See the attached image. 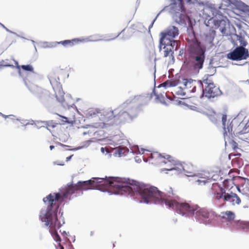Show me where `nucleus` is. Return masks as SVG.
Masks as SVG:
<instances>
[{
  "instance_id": "nucleus-1",
  "label": "nucleus",
  "mask_w": 249,
  "mask_h": 249,
  "mask_svg": "<svg viewBox=\"0 0 249 249\" xmlns=\"http://www.w3.org/2000/svg\"><path fill=\"white\" fill-rule=\"evenodd\" d=\"M110 185L116 188L117 193L125 192L132 195L138 193L143 201L145 203L153 202L155 204H165L168 208L175 210L178 201L180 200V197L171 187H168L162 192L158 188L148 184H140L136 181H132L128 185L123 182L122 179L108 182Z\"/></svg>"
},
{
  "instance_id": "nucleus-2",
  "label": "nucleus",
  "mask_w": 249,
  "mask_h": 249,
  "mask_svg": "<svg viewBox=\"0 0 249 249\" xmlns=\"http://www.w3.org/2000/svg\"><path fill=\"white\" fill-rule=\"evenodd\" d=\"M59 194L49 195L43 199L44 202L47 206V211L45 214H40V219L42 222H44L45 225L49 226V231L51 233L54 240L60 242L61 238L58 235L56 230L59 229L61 224L59 222L57 218V213L59 208V205L57 203L58 199L60 197Z\"/></svg>"
},
{
  "instance_id": "nucleus-3",
  "label": "nucleus",
  "mask_w": 249,
  "mask_h": 249,
  "mask_svg": "<svg viewBox=\"0 0 249 249\" xmlns=\"http://www.w3.org/2000/svg\"><path fill=\"white\" fill-rule=\"evenodd\" d=\"M174 210L182 215L194 216L199 222L206 224L212 222L217 216L212 210L201 208L191 202H181V199L178 201Z\"/></svg>"
},
{
  "instance_id": "nucleus-4",
  "label": "nucleus",
  "mask_w": 249,
  "mask_h": 249,
  "mask_svg": "<svg viewBox=\"0 0 249 249\" xmlns=\"http://www.w3.org/2000/svg\"><path fill=\"white\" fill-rule=\"evenodd\" d=\"M178 28L174 26H169L160 34V50L163 57H169L170 59H174V51L179 47V41L174 40L178 35Z\"/></svg>"
},
{
  "instance_id": "nucleus-5",
  "label": "nucleus",
  "mask_w": 249,
  "mask_h": 249,
  "mask_svg": "<svg viewBox=\"0 0 249 249\" xmlns=\"http://www.w3.org/2000/svg\"><path fill=\"white\" fill-rule=\"evenodd\" d=\"M129 114L127 111L119 108L114 110L107 109L101 112L100 120L103 126L112 125L115 124L120 123L124 120Z\"/></svg>"
},
{
  "instance_id": "nucleus-6",
  "label": "nucleus",
  "mask_w": 249,
  "mask_h": 249,
  "mask_svg": "<svg viewBox=\"0 0 249 249\" xmlns=\"http://www.w3.org/2000/svg\"><path fill=\"white\" fill-rule=\"evenodd\" d=\"M90 179L85 181H79L77 184L79 191L81 190H87L91 189H98L101 186H104L105 189L107 190H112L115 193H117L116 188L115 186L110 185L108 182L114 180H119V178H92Z\"/></svg>"
},
{
  "instance_id": "nucleus-7",
  "label": "nucleus",
  "mask_w": 249,
  "mask_h": 249,
  "mask_svg": "<svg viewBox=\"0 0 249 249\" xmlns=\"http://www.w3.org/2000/svg\"><path fill=\"white\" fill-rule=\"evenodd\" d=\"M189 52L192 68L195 72H198L203 67L205 58V51L201 48L199 43L195 42L191 44Z\"/></svg>"
},
{
  "instance_id": "nucleus-8",
  "label": "nucleus",
  "mask_w": 249,
  "mask_h": 249,
  "mask_svg": "<svg viewBox=\"0 0 249 249\" xmlns=\"http://www.w3.org/2000/svg\"><path fill=\"white\" fill-rule=\"evenodd\" d=\"M227 129L230 134H233L239 139L249 143V124L245 125L244 123H239L237 120L233 119L227 126Z\"/></svg>"
},
{
  "instance_id": "nucleus-9",
  "label": "nucleus",
  "mask_w": 249,
  "mask_h": 249,
  "mask_svg": "<svg viewBox=\"0 0 249 249\" xmlns=\"http://www.w3.org/2000/svg\"><path fill=\"white\" fill-rule=\"evenodd\" d=\"M180 88L182 89L183 95L195 93L196 96H199L203 91V83L201 81L183 79L181 83Z\"/></svg>"
},
{
  "instance_id": "nucleus-10",
  "label": "nucleus",
  "mask_w": 249,
  "mask_h": 249,
  "mask_svg": "<svg viewBox=\"0 0 249 249\" xmlns=\"http://www.w3.org/2000/svg\"><path fill=\"white\" fill-rule=\"evenodd\" d=\"M203 91L200 94V97L204 95L208 98H214L221 94L219 88L215 85L213 82L208 78L203 80Z\"/></svg>"
},
{
  "instance_id": "nucleus-11",
  "label": "nucleus",
  "mask_w": 249,
  "mask_h": 249,
  "mask_svg": "<svg viewBox=\"0 0 249 249\" xmlns=\"http://www.w3.org/2000/svg\"><path fill=\"white\" fill-rule=\"evenodd\" d=\"M49 79L55 92L56 98L58 101L62 102L64 100L65 93L63 91L58 75L55 73H51L49 75Z\"/></svg>"
},
{
  "instance_id": "nucleus-12",
  "label": "nucleus",
  "mask_w": 249,
  "mask_h": 249,
  "mask_svg": "<svg viewBox=\"0 0 249 249\" xmlns=\"http://www.w3.org/2000/svg\"><path fill=\"white\" fill-rule=\"evenodd\" d=\"M249 56L248 50L243 46H239L236 48L232 52L228 54V57L232 60L246 59Z\"/></svg>"
},
{
  "instance_id": "nucleus-13",
  "label": "nucleus",
  "mask_w": 249,
  "mask_h": 249,
  "mask_svg": "<svg viewBox=\"0 0 249 249\" xmlns=\"http://www.w3.org/2000/svg\"><path fill=\"white\" fill-rule=\"evenodd\" d=\"M79 189L77 187L76 184H71L68 185L66 188L65 192L61 195L60 193H53L50 195L59 194L60 196L57 201V203L59 205V201L62 202L65 199H70L72 195L74 194Z\"/></svg>"
},
{
  "instance_id": "nucleus-14",
  "label": "nucleus",
  "mask_w": 249,
  "mask_h": 249,
  "mask_svg": "<svg viewBox=\"0 0 249 249\" xmlns=\"http://www.w3.org/2000/svg\"><path fill=\"white\" fill-rule=\"evenodd\" d=\"M57 115L62 118L61 123H57L53 120H49L47 121H41V126L45 127L49 131L52 132L54 129L59 124H64L66 123H68L69 121L67 117L61 116L57 113Z\"/></svg>"
},
{
  "instance_id": "nucleus-15",
  "label": "nucleus",
  "mask_w": 249,
  "mask_h": 249,
  "mask_svg": "<svg viewBox=\"0 0 249 249\" xmlns=\"http://www.w3.org/2000/svg\"><path fill=\"white\" fill-rule=\"evenodd\" d=\"M154 156L158 157L159 159L158 161L160 163H164L165 164H167L168 163H169L170 166H169V168H166V170H172L175 168L176 165V161L171 156L166 155L165 156H162L160 154L156 153L154 154H152V158H153Z\"/></svg>"
},
{
  "instance_id": "nucleus-16",
  "label": "nucleus",
  "mask_w": 249,
  "mask_h": 249,
  "mask_svg": "<svg viewBox=\"0 0 249 249\" xmlns=\"http://www.w3.org/2000/svg\"><path fill=\"white\" fill-rule=\"evenodd\" d=\"M223 200L229 202L232 206L239 205L241 202V200L239 196L236 194L232 192L225 193L223 196Z\"/></svg>"
},
{
  "instance_id": "nucleus-17",
  "label": "nucleus",
  "mask_w": 249,
  "mask_h": 249,
  "mask_svg": "<svg viewBox=\"0 0 249 249\" xmlns=\"http://www.w3.org/2000/svg\"><path fill=\"white\" fill-rule=\"evenodd\" d=\"M199 185H206L213 181L209 173L203 172L199 174V178L196 181Z\"/></svg>"
},
{
  "instance_id": "nucleus-18",
  "label": "nucleus",
  "mask_w": 249,
  "mask_h": 249,
  "mask_svg": "<svg viewBox=\"0 0 249 249\" xmlns=\"http://www.w3.org/2000/svg\"><path fill=\"white\" fill-rule=\"evenodd\" d=\"M185 1L189 3L191 1V0H174V2L170 4V8L172 10L184 11V2Z\"/></svg>"
},
{
  "instance_id": "nucleus-19",
  "label": "nucleus",
  "mask_w": 249,
  "mask_h": 249,
  "mask_svg": "<svg viewBox=\"0 0 249 249\" xmlns=\"http://www.w3.org/2000/svg\"><path fill=\"white\" fill-rule=\"evenodd\" d=\"M249 228V222L243 221H234L232 223L231 231L244 230Z\"/></svg>"
},
{
  "instance_id": "nucleus-20",
  "label": "nucleus",
  "mask_w": 249,
  "mask_h": 249,
  "mask_svg": "<svg viewBox=\"0 0 249 249\" xmlns=\"http://www.w3.org/2000/svg\"><path fill=\"white\" fill-rule=\"evenodd\" d=\"M175 12V13L173 15V18L175 20V21L178 23H182L185 21V14L184 11H180L178 10H172Z\"/></svg>"
},
{
  "instance_id": "nucleus-21",
  "label": "nucleus",
  "mask_w": 249,
  "mask_h": 249,
  "mask_svg": "<svg viewBox=\"0 0 249 249\" xmlns=\"http://www.w3.org/2000/svg\"><path fill=\"white\" fill-rule=\"evenodd\" d=\"M183 170L189 176H193L195 175V172L196 170V167L190 162L185 163L183 164Z\"/></svg>"
},
{
  "instance_id": "nucleus-22",
  "label": "nucleus",
  "mask_w": 249,
  "mask_h": 249,
  "mask_svg": "<svg viewBox=\"0 0 249 249\" xmlns=\"http://www.w3.org/2000/svg\"><path fill=\"white\" fill-rule=\"evenodd\" d=\"M216 36V32L213 29H211L205 36V44H209L210 46L213 45V41Z\"/></svg>"
},
{
  "instance_id": "nucleus-23",
  "label": "nucleus",
  "mask_w": 249,
  "mask_h": 249,
  "mask_svg": "<svg viewBox=\"0 0 249 249\" xmlns=\"http://www.w3.org/2000/svg\"><path fill=\"white\" fill-rule=\"evenodd\" d=\"M82 41V39L79 38H74L71 40H65L64 41H61L60 42H58V44H61L63 45L64 46H69L72 47L74 45L78 44L79 43Z\"/></svg>"
},
{
  "instance_id": "nucleus-24",
  "label": "nucleus",
  "mask_w": 249,
  "mask_h": 249,
  "mask_svg": "<svg viewBox=\"0 0 249 249\" xmlns=\"http://www.w3.org/2000/svg\"><path fill=\"white\" fill-rule=\"evenodd\" d=\"M229 143L231 145L232 149L236 153V154H233V156H240L241 154L240 153L238 152V150H239L240 152H242L243 150L238 147V143L232 140L229 141Z\"/></svg>"
},
{
  "instance_id": "nucleus-25",
  "label": "nucleus",
  "mask_w": 249,
  "mask_h": 249,
  "mask_svg": "<svg viewBox=\"0 0 249 249\" xmlns=\"http://www.w3.org/2000/svg\"><path fill=\"white\" fill-rule=\"evenodd\" d=\"M223 214L222 216L223 219H225L229 222L233 221L235 218V214L233 212L230 211H227L224 213H222Z\"/></svg>"
},
{
  "instance_id": "nucleus-26",
  "label": "nucleus",
  "mask_w": 249,
  "mask_h": 249,
  "mask_svg": "<svg viewBox=\"0 0 249 249\" xmlns=\"http://www.w3.org/2000/svg\"><path fill=\"white\" fill-rule=\"evenodd\" d=\"M225 193H226L225 190L223 188H221L220 191H217L213 194V195L214 196L215 199L219 200L222 198H223Z\"/></svg>"
},
{
  "instance_id": "nucleus-27",
  "label": "nucleus",
  "mask_w": 249,
  "mask_h": 249,
  "mask_svg": "<svg viewBox=\"0 0 249 249\" xmlns=\"http://www.w3.org/2000/svg\"><path fill=\"white\" fill-rule=\"evenodd\" d=\"M127 152V149L125 147H119L116 149L114 154L121 157Z\"/></svg>"
},
{
  "instance_id": "nucleus-28",
  "label": "nucleus",
  "mask_w": 249,
  "mask_h": 249,
  "mask_svg": "<svg viewBox=\"0 0 249 249\" xmlns=\"http://www.w3.org/2000/svg\"><path fill=\"white\" fill-rule=\"evenodd\" d=\"M101 110H98L97 109L91 110L89 111L88 114L89 116L91 117H98L100 118L101 117Z\"/></svg>"
},
{
  "instance_id": "nucleus-29",
  "label": "nucleus",
  "mask_w": 249,
  "mask_h": 249,
  "mask_svg": "<svg viewBox=\"0 0 249 249\" xmlns=\"http://www.w3.org/2000/svg\"><path fill=\"white\" fill-rule=\"evenodd\" d=\"M223 184L225 188L230 190L233 187L234 182L232 179H225L223 182Z\"/></svg>"
},
{
  "instance_id": "nucleus-30",
  "label": "nucleus",
  "mask_w": 249,
  "mask_h": 249,
  "mask_svg": "<svg viewBox=\"0 0 249 249\" xmlns=\"http://www.w3.org/2000/svg\"><path fill=\"white\" fill-rule=\"evenodd\" d=\"M209 184L212 185L211 187V192L212 194L217 191H219V192L221 191V188L222 187H220L218 183L211 182Z\"/></svg>"
},
{
  "instance_id": "nucleus-31",
  "label": "nucleus",
  "mask_w": 249,
  "mask_h": 249,
  "mask_svg": "<svg viewBox=\"0 0 249 249\" xmlns=\"http://www.w3.org/2000/svg\"><path fill=\"white\" fill-rule=\"evenodd\" d=\"M226 121H227V115L226 114H223L222 115V124H223V127L225 129V138H226V137L227 136V132H228V130L227 131L226 130Z\"/></svg>"
},
{
  "instance_id": "nucleus-32",
  "label": "nucleus",
  "mask_w": 249,
  "mask_h": 249,
  "mask_svg": "<svg viewBox=\"0 0 249 249\" xmlns=\"http://www.w3.org/2000/svg\"><path fill=\"white\" fill-rule=\"evenodd\" d=\"M21 69L25 71H29L31 72L34 71V69L33 67L30 65H21L20 66Z\"/></svg>"
},
{
  "instance_id": "nucleus-33",
  "label": "nucleus",
  "mask_w": 249,
  "mask_h": 249,
  "mask_svg": "<svg viewBox=\"0 0 249 249\" xmlns=\"http://www.w3.org/2000/svg\"><path fill=\"white\" fill-rule=\"evenodd\" d=\"M220 31L223 36H228L229 35L227 32V29L225 27H223L220 28Z\"/></svg>"
},
{
  "instance_id": "nucleus-34",
  "label": "nucleus",
  "mask_w": 249,
  "mask_h": 249,
  "mask_svg": "<svg viewBox=\"0 0 249 249\" xmlns=\"http://www.w3.org/2000/svg\"><path fill=\"white\" fill-rule=\"evenodd\" d=\"M120 34V33H118V34H116L113 36H109L110 38L109 39H108L107 40H113V39H115L116 37H117L119 36Z\"/></svg>"
},
{
  "instance_id": "nucleus-35",
  "label": "nucleus",
  "mask_w": 249,
  "mask_h": 249,
  "mask_svg": "<svg viewBox=\"0 0 249 249\" xmlns=\"http://www.w3.org/2000/svg\"><path fill=\"white\" fill-rule=\"evenodd\" d=\"M245 4L243 2H237L236 4V6L238 7V8H242V7H244Z\"/></svg>"
},
{
  "instance_id": "nucleus-36",
  "label": "nucleus",
  "mask_w": 249,
  "mask_h": 249,
  "mask_svg": "<svg viewBox=\"0 0 249 249\" xmlns=\"http://www.w3.org/2000/svg\"><path fill=\"white\" fill-rule=\"evenodd\" d=\"M171 85H169V83L168 82H164L163 83L161 84L160 86L164 87L165 88L170 87Z\"/></svg>"
},
{
  "instance_id": "nucleus-37",
  "label": "nucleus",
  "mask_w": 249,
  "mask_h": 249,
  "mask_svg": "<svg viewBox=\"0 0 249 249\" xmlns=\"http://www.w3.org/2000/svg\"><path fill=\"white\" fill-rule=\"evenodd\" d=\"M72 156H70L69 157H68L67 158H66V161H69V160H70V159H71Z\"/></svg>"
},
{
  "instance_id": "nucleus-38",
  "label": "nucleus",
  "mask_w": 249,
  "mask_h": 249,
  "mask_svg": "<svg viewBox=\"0 0 249 249\" xmlns=\"http://www.w3.org/2000/svg\"><path fill=\"white\" fill-rule=\"evenodd\" d=\"M54 148V146L53 145H51L50 146V150H53Z\"/></svg>"
},
{
  "instance_id": "nucleus-39",
  "label": "nucleus",
  "mask_w": 249,
  "mask_h": 249,
  "mask_svg": "<svg viewBox=\"0 0 249 249\" xmlns=\"http://www.w3.org/2000/svg\"><path fill=\"white\" fill-rule=\"evenodd\" d=\"M101 151L103 153H104V147H102V148H101Z\"/></svg>"
},
{
  "instance_id": "nucleus-40",
  "label": "nucleus",
  "mask_w": 249,
  "mask_h": 249,
  "mask_svg": "<svg viewBox=\"0 0 249 249\" xmlns=\"http://www.w3.org/2000/svg\"><path fill=\"white\" fill-rule=\"evenodd\" d=\"M234 178H237L238 179H241V178L240 177H239V176H237L236 177H234Z\"/></svg>"
},
{
  "instance_id": "nucleus-41",
  "label": "nucleus",
  "mask_w": 249,
  "mask_h": 249,
  "mask_svg": "<svg viewBox=\"0 0 249 249\" xmlns=\"http://www.w3.org/2000/svg\"><path fill=\"white\" fill-rule=\"evenodd\" d=\"M236 188H237L239 191H240V189H239V185H236Z\"/></svg>"
},
{
  "instance_id": "nucleus-42",
  "label": "nucleus",
  "mask_w": 249,
  "mask_h": 249,
  "mask_svg": "<svg viewBox=\"0 0 249 249\" xmlns=\"http://www.w3.org/2000/svg\"><path fill=\"white\" fill-rule=\"evenodd\" d=\"M60 249H64V247L61 245H60Z\"/></svg>"
},
{
  "instance_id": "nucleus-43",
  "label": "nucleus",
  "mask_w": 249,
  "mask_h": 249,
  "mask_svg": "<svg viewBox=\"0 0 249 249\" xmlns=\"http://www.w3.org/2000/svg\"><path fill=\"white\" fill-rule=\"evenodd\" d=\"M3 66L0 63V69Z\"/></svg>"
},
{
  "instance_id": "nucleus-44",
  "label": "nucleus",
  "mask_w": 249,
  "mask_h": 249,
  "mask_svg": "<svg viewBox=\"0 0 249 249\" xmlns=\"http://www.w3.org/2000/svg\"><path fill=\"white\" fill-rule=\"evenodd\" d=\"M113 247H114L115 246V244H114V243H113Z\"/></svg>"
},
{
  "instance_id": "nucleus-45",
  "label": "nucleus",
  "mask_w": 249,
  "mask_h": 249,
  "mask_svg": "<svg viewBox=\"0 0 249 249\" xmlns=\"http://www.w3.org/2000/svg\"><path fill=\"white\" fill-rule=\"evenodd\" d=\"M231 155H232V154H229V157H231Z\"/></svg>"
},
{
  "instance_id": "nucleus-46",
  "label": "nucleus",
  "mask_w": 249,
  "mask_h": 249,
  "mask_svg": "<svg viewBox=\"0 0 249 249\" xmlns=\"http://www.w3.org/2000/svg\"><path fill=\"white\" fill-rule=\"evenodd\" d=\"M232 171V169H231V170H230V173H231Z\"/></svg>"
}]
</instances>
